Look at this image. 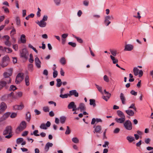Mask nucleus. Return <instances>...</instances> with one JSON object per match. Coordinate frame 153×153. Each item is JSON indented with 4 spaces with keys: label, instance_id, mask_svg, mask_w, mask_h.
<instances>
[{
    "label": "nucleus",
    "instance_id": "48",
    "mask_svg": "<svg viewBox=\"0 0 153 153\" xmlns=\"http://www.w3.org/2000/svg\"><path fill=\"white\" fill-rule=\"evenodd\" d=\"M43 111L45 112H48L49 111V108L48 106H45L43 107Z\"/></svg>",
    "mask_w": 153,
    "mask_h": 153
},
{
    "label": "nucleus",
    "instance_id": "21",
    "mask_svg": "<svg viewBox=\"0 0 153 153\" xmlns=\"http://www.w3.org/2000/svg\"><path fill=\"white\" fill-rule=\"evenodd\" d=\"M90 105H92L93 107H95L96 106V104L95 103V100L94 99H91L89 100Z\"/></svg>",
    "mask_w": 153,
    "mask_h": 153
},
{
    "label": "nucleus",
    "instance_id": "38",
    "mask_svg": "<svg viewBox=\"0 0 153 153\" xmlns=\"http://www.w3.org/2000/svg\"><path fill=\"white\" fill-rule=\"evenodd\" d=\"M96 87L97 88L98 91L101 93H102V87H100L98 85H97L96 84H95Z\"/></svg>",
    "mask_w": 153,
    "mask_h": 153
},
{
    "label": "nucleus",
    "instance_id": "22",
    "mask_svg": "<svg viewBox=\"0 0 153 153\" xmlns=\"http://www.w3.org/2000/svg\"><path fill=\"white\" fill-rule=\"evenodd\" d=\"M25 82L26 85L28 86L30 85L29 82V78L28 75H26L25 76Z\"/></svg>",
    "mask_w": 153,
    "mask_h": 153
},
{
    "label": "nucleus",
    "instance_id": "6",
    "mask_svg": "<svg viewBox=\"0 0 153 153\" xmlns=\"http://www.w3.org/2000/svg\"><path fill=\"white\" fill-rule=\"evenodd\" d=\"M7 108L6 104L4 102H2L0 105V114H1Z\"/></svg>",
    "mask_w": 153,
    "mask_h": 153
},
{
    "label": "nucleus",
    "instance_id": "35",
    "mask_svg": "<svg viewBox=\"0 0 153 153\" xmlns=\"http://www.w3.org/2000/svg\"><path fill=\"white\" fill-rule=\"evenodd\" d=\"M24 139L22 138H18L16 140V143L17 144H19L23 142Z\"/></svg>",
    "mask_w": 153,
    "mask_h": 153
},
{
    "label": "nucleus",
    "instance_id": "32",
    "mask_svg": "<svg viewBox=\"0 0 153 153\" xmlns=\"http://www.w3.org/2000/svg\"><path fill=\"white\" fill-rule=\"evenodd\" d=\"M139 70L136 67H134L133 69V72L134 75L135 76H137L138 74V72Z\"/></svg>",
    "mask_w": 153,
    "mask_h": 153
},
{
    "label": "nucleus",
    "instance_id": "60",
    "mask_svg": "<svg viewBox=\"0 0 153 153\" xmlns=\"http://www.w3.org/2000/svg\"><path fill=\"white\" fill-rule=\"evenodd\" d=\"M39 132V131L38 130H35L33 132V134L34 135L36 136H39V134H37V133Z\"/></svg>",
    "mask_w": 153,
    "mask_h": 153
},
{
    "label": "nucleus",
    "instance_id": "7",
    "mask_svg": "<svg viewBox=\"0 0 153 153\" xmlns=\"http://www.w3.org/2000/svg\"><path fill=\"white\" fill-rule=\"evenodd\" d=\"M3 39L4 41V43L5 45L7 46H9L10 44L9 40L10 37L8 36H4L3 37Z\"/></svg>",
    "mask_w": 153,
    "mask_h": 153
},
{
    "label": "nucleus",
    "instance_id": "25",
    "mask_svg": "<svg viewBox=\"0 0 153 153\" xmlns=\"http://www.w3.org/2000/svg\"><path fill=\"white\" fill-rule=\"evenodd\" d=\"M26 119L27 122H29L31 119V116L30 113L28 112L26 114Z\"/></svg>",
    "mask_w": 153,
    "mask_h": 153
},
{
    "label": "nucleus",
    "instance_id": "33",
    "mask_svg": "<svg viewBox=\"0 0 153 153\" xmlns=\"http://www.w3.org/2000/svg\"><path fill=\"white\" fill-rule=\"evenodd\" d=\"M8 62L2 61V63H1V66L3 68L6 67L8 65Z\"/></svg>",
    "mask_w": 153,
    "mask_h": 153
},
{
    "label": "nucleus",
    "instance_id": "53",
    "mask_svg": "<svg viewBox=\"0 0 153 153\" xmlns=\"http://www.w3.org/2000/svg\"><path fill=\"white\" fill-rule=\"evenodd\" d=\"M1 80L3 81H4L7 83H9L10 82V79L4 77Z\"/></svg>",
    "mask_w": 153,
    "mask_h": 153
},
{
    "label": "nucleus",
    "instance_id": "26",
    "mask_svg": "<svg viewBox=\"0 0 153 153\" xmlns=\"http://www.w3.org/2000/svg\"><path fill=\"white\" fill-rule=\"evenodd\" d=\"M11 29L10 34H15L16 33V30L14 27L13 26L10 27V30Z\"/></svg>",
    "mask_w": 153,
    "mask_h": 153
},
{
    "label": "nucleus",
    "instance_id": "43",
    "mask_svg": "<svg viewBox=\"0 0 153 153\" xmlns=\"http://www.w3.org/2000/svg\"><path fill=\"white\" fill-rule=\"evenodd\" d=\"M34 14L31 13L30 14L26 16L25 18V19L27 20H28L30 18H33L34 17Z\"/></svg>",
    "mask_w": 153,
    "mask_h": 153
},
{
    "label": "nucleus",
    "instance_id": "30",
    "mask_svg": "<svg viewBox=\"0 0 153 153\" xmlns=\"http://www.w3.org/2000/svg\"><path fill=\"white\" fill-rule=\"evenodd\" d=\"M60 63L62 65H64L66 63V61L65 57H63L61 58L60 60Z\"/></svg>",
    "mask_w": 153,
    "mask_h": 153
},
{
    "label": "nucleus",
    "instance_id": "37",
    "mask_svg": "<svg viewBox=\"0 0 153 153\" xmlns=\"http://www.w3.org/2000/svg\"><path fill=\"white\" fill-rule=\"evenodd\" d=\"M40 128L43 129H47V128L46 127L45 124L44 123H42L41 124L40 126Z\"/></svg>",
    "mask_w": 153,
    "mask_h": 153
},
{
    "label": "nucleus",
    "instance_id": "9",
    "mask_svg": "<svg viewBox=\"0 0 153 153\" xmlns=\"http://www.w3.org/2000/svg\"><path fill=\"white\" fill-rule=\"evenodd\" d=\"M93 128H95L94 130V133L95 132L99 133H100L101 131L102 130V127L100 126L97 125L96 126H94Z\"/></svg>",
    "mask_w": 153,
    "mask_h": 153
},
{
    "label": "nucleus",
    "instance_id": "14",
    "mask_svg": "<svg viewBox=\"0 0 153 153\" xmlns=\"http://www.w3.org/2000/svg\"><path fill=\"white\" fill-rule=\"evenodd\" d=\"M36 23L41 27H44L46 26V23L43 21V20H41L39 22L38 21V22Z\"/></svg>",
    "mask_w": 153,
    "mask_h": 153
},
{
    "label": "nucleus",
    "instance_id": "50",
    "mask_svg": "<svg viewBox=\"0 0 153 153\" xmlns=\"http://www.w3.org/2000/svg\"><path fill=\"white\" fill-rule=\"evenodd\" d=\"M33 65L32 64H30L28 66V69L29 70L32 71L33 70Z\"/></svg>",
    "mask_w": 153,
    "mask_h": 153
},
{
    "label": "nucleus",
    "instance_id": "23",
    "mask_svg": "<svg viewBox=\"0 0 153 153\" xmlns=\"http://www.w3.org/2000/svg\"><path fill=\"white\" fill-rule=\"evenodd\" d=\"M126 139L130 143L135 140L134 137L131 136H128L126 137Z\"/></svg>",
    "mask_w": 153,
    "mask_h": 153
},
{
    "label": "nucleus",
    "instance_id": "40",
    "mask_svg": "<svg viewBox=\"0 0 153 153\" xmlns=\"http://www.w3.org/2000/svg\"><path fill=\"white\" fill-rule=\"evenodd\" d=\"M71 132V130L70 129L69 127L68 126H67V129L65 132V134H69Z\"/></svg>",
    "mask_w": 153,
    "mask_h": 153
},
{
    "label": "nucleus",
    "instance_id": "52",
    "mask_svg": "<svg viewBox=\"0 0 153 153\" xmlns=\"http://www.w3.org/2000/svg\"><path fill=\"white\" fill-rule=\"evenodd\" d=\"M17 89V88L16 87V86L14 85H10V91L14 90Z\"/></svg>",
    "mask_w": 153,
    "mask_h": 153
},
{
    "label": "nucleus",
    "instance_id": "64",
    "mask_svg": "<svg viewBox=\"0 0 153 153\" xmlns=\"http://www.w3.org/2000/svg\"><path fill=\"white\" fill-rule=\"evenodd\" d=\"M83 4L85 6H88L89 4V2L86 0H85L83 1Z\"/></svg>",
    "mask_w": 153,
    "mask_h": 153
},
{
    "label": "nucleus",
    "instance_id": "36",
    "mask_svg": "<svg viewBox=\"0 0 153 153\" xmlns=\"http://www.w3.org/2000/svg\"><path fill=\"white\" fill-rule=\"evenodd\" d=\"M69 94H61L59 97L62 98L64 99L65 98H67L69 96Z\"/></svg>",
    "mask_w": 153,
    "mask_h": 153
},
{
    "label": "nucleus",
    "instance_id": "13",
    "mask_svg": "<svg viewBox=\"0 0 153 153\" xmlns=\"http://www.w3.org/2000/svg\"><path fill=\"white\" fill-rule=\"evenodd\" d=\"M133 48V46L130 44H127L125 45L124 49L125 51H131Z\"/></svg>",
    "mask_w": 153,
    "mask_h": 153
},
{
    "label": "nucleus",
    "instance_id": "45",
    "mask_svg": "<svg viewBox=\"0 0 153 153\" xmlns=\"http://www.w3.org/2000/svg\"><path fill=\"white\" fill-rule=\"evenodd\" d=\"M16 24L17 25H20V20L18 17H17L16 18Z\"/></svg>",
    "mask_w": 153,
    "mask_h": 153
},
{
    "label": "nucleus",
    "instance_id": "28",
    "mask_svg": "<svg viewBox=\"0 0 153 153\" xmlns=\"http://www.w3.org/2000/svg\"><path fill=\"white\" fill-rule=\"evenodd\" d=\"M56 80L57 81L56 86L58 87H60L62 84L61 79H57Z\"/></svg>",
    "mask_w": 153,
    "mask_h": 153
},
{
    "label": "nucleus",
    "instance_id": "3",
    "mask_svg": "<svg viewBox=\"0 0 153 153\" xmlns=\"http://www.w3.org/2000/svg\"><path fill=\"white\" fill-rule=\"evenodd\" d=\"M20 57L24 58L25 59H27L28 56V51L26 48H23L20 52Z\"/></svg>",
    "mask_w": 153,
    "mask_h": 153
},
{
    "label": "nucleus",
    "instance_id": "59",
    "mask_svg": "<svg viewBox=\"0 0 153 153\" xmlns=\"http://www.w3.org/2000/svg\"><path fill=\"white\" fill-rule=\"evenodd\" d=\"M58 75V72L57 71H53V77L54 78H55Z\"/></svg>",
    "mask_w": 153,
    "mask_h": 153
},
{
    "label": "nucleus",
    "instance_id": "63",
    "mask_svg": "<svg viewBox=\"0 0 153 153\" xmlns=\"http://www.w3.org/2000/svg\"><path fill=\"white\" fill-rule=\"evenodd\" d=\"M139 72L138 73V74H139V77H141L143 74V72L142 70H139Z\"/></svg>",
    "mask_w": 153,
    "mask_h": 153
},
{
    "label": "nucleus",
    "instance_id": "56",
    "mask_svg": "<svg viewBox=\"0 0 153 153\" xmlns=\"http://www.w3.org/2000/svg\"><path fill=\"white\" fill-rule=\"evenodd\" d=\"M129 108H133L136 111V108L135 106V104L132 103L131 104L130 106L129 107Z\"/></svg>",
    "mask_w": 153,
    "mask_h": 153
},
{
    "label": "nucleus",
    "instance_id": "24",
    "mask_svg": "<svg viewBox=\"0 0 153 153\" xmlns=\"http://www.w3.org/2000/svg\"><path fill=\"white\" fill-rule=\"evenodd\" d=\"M75 105V103L74 102H70L68 106V108L69 109H71L73 108Z\"/></svg>",
    "mask_w": 153,
    "mask_h": 153
},
{
    "label": "nucleus",
    "instance_id": "27",
    "mask_svg": "<svg viewBox=\"0 0 153 153\" xmlns=\"http://www.w3.org/2000/svg\"><path fill=\"white\" fill-rule=\"evenodd\" d=\"M117 114L118 116L120 117H125V116L123 113L121 111L118 110L117 111Z\"/></svg>",
    "mask_w": 153,
    "mask_h": 153
},
{
    "label": "nucleus",
    "instance_id": "31",
    "mask_svg": "<svg viewBox=\"0 0 153 153\" xmlns=\"http://www.w3.org/2000/svg\"><path fill=\"white\" fill-rule=\"evenodd\" d=\"M66 120V118L64 116H62L60 118V122L62 124L65 123Z\"/></svg>",
    "mask_w": 153,
    "mask_h": 153
},
{
    "label": "nucleus",
    "instance_id": "18",
    "mask_svg": "<svg viewBox=\"0 0 153 153\" xmlns=\"http://www.w3.org/2000/svg\"><path fill=\"white\" fill-rule=\"evenodd\" d=\"M9 132L10 126H8L6 127L5 129L3 131V134L5 135L8 134L10 133Z\"/></svg>",
    "mask_w": 153,
    "mask_h": 153
},
{
    "label": "nucleus",
    "instance_id": "55",
    "mask_svg": "<svg viewBox=\"0 0 153 153\" xmlns=\"http://www.w3.org/2000/svg\"><path fill=\"white\" fill-rule=\"evenodd\" d=\"M105 18H106L108 20H111L114 19V17L112 16H105Z\"/></svg>",
    "mask_w": 153,
    "mask_h": 153
},
{
    "label": "nucleus",
    "instance_id": "29",
    "mask_svg": "<svg viewBox=\"0 0 153 153\" xmlns=\"http://www.w3.org/2000/svg\"><path fill=\"white\" fill-rule=\"evenodd\" d=\"M110 57L113 61V64H115L116 63L118 62V60L117 59H116L114 56L112 55H111Z\"/></svg>",
    "mask_w": 153,
    "mask_h": 153
},
{
    "label": "nucleus",
    "instance_id": "5",
    "mask_svg": "<svg viewBox=\"0 0 153 153\" xmlns=\"http://www.w3.org/2000/svg\"><path fill=\"white\" fill-rule=\"evenodd\" d=\"M26 41L25 35L24 34H22L21 36L20 39L18 40V42L19 43L25 44L26 43Z\"/></svg>",
    "mask_w": 153,
    "mask_h": 153
},
{
    "label": "nucleus",
    "instance_id": "20",
    "mask_svg": "<svg viewBox=\"0 0 153 153\" xmlns=\"http://www.w3.org/2000/svg\"><path fill=\"white\" fill-rule=\"evenodd\" d=\"M79 108L80 109L81 111H85V107L83 103H81L79 105Z\"/></svg>",
    "mask_w": 153,
    "mask_h": 153
},
{
    "label": "nucleus",
    "instance_id": "44",
    "mask_svg": "<svg viewBox=\"0 0 153 153\" xmlns=\"http://www.w3.org/2000/svg\"><path fill=\"white\" fill-rule=\"evenodd\" d=\"M72 141L75 143H78L79 142V140L77 137H73L72 139Z\"/></svg>",
    "mask_w": 153,
    "mask_h": 153
},
{
    "label": "nucleus",
    "instance_id": "11",
    "mask_svg": "<svg viewBox=\"0 0 153 153\" xmlns=\"http://www.w3.org/2000/svg\"><path fill=\"white\" fill-rule=\"evenodd\" d=\"M35 62L37 67L39 68H40L41 62L38 57H37L35 58Z\"/></svg>",
    "mask_w": 153,
    "mask_h": 153
},
{
    "label": "nucleus",
    "instance_id": "4",
    "mask_svg": "<svg viewBox=\"0 0 153 153\" xmlns=\"http://www.w3.org/2000/svg\"><path fill=\"white\" fill-rule=\"evenodd\" d=\"M124 127L127 130H130L132 129V123L129 120H126L124 123Z\"/></svg>",
    "mask_w": 153,
    "mask_h": 153
},
{
    "label": "nucleus",
    "instance_id": "51",
    "mask_svg": "<svg viewBox=\"0 0 153 153\" xmlns=\"http://www.w3.org/2000/svg\"><path fill=\"white\" fill-rule=\"evenodd\" d=\"M17 116V113L15 112H12L10 115V117L12 118H14Z\"/></svg>",
    "mask_w": 153,
    "mask_h": 153
},
{
    "label": "nucleus",
    "instance_id": "42",
    "mask_svg": "<svg viewBox=\"0 0 153 153\" xmlns=\"http://www.w3.org/2000/svg\"><path fill=\"white\" fill-rule=\"evenodd\" d=\"M30 58L29 59V61L30 62L32 63L34 61L33 56L32 54L31 53L30 55Z\"/></svg>",
    "mask_w": 153,
    "mask_h": 153
},
{
    "label": "nucleus",
    "instance_id": "41",
    "mask_svg": "<svg viewBox=\"0 0 153 153\" xmlns=\"http://www.w3.org/2000/svg\"><path fill=\"white\" fill-rule=\"evenodd\" d=\"M9 58L8 56H4L3 57L2 61L9 62Z\"/></svg>",
    "mask_w": 153,
    "mask_h": 153
},
{
    "label": "nucleus",
    "instance_id": "39",
    "mask_svg": "<svg viewBox=\"0 0 153 153\" xmlns=\"http://www.w3.org/2000/svg\"><path fill=\"white\" fill-rule=\"evenodd\" d=\"M104 23L106 26H108L111 23V22L109 20L105 18Z\"/></svg>",
    "mask_w": 153,
    "mask_h": 153
},
{
    "label": "nucleus",
    "instance_id": "47",
    "mask_svg": "<svg viewBox=\"0 0 153 153\" xmlns=\"http://www.w3.org/2000/svg\"><path fill=\"white\" fill-rule=\"evenodd\" d=\"M7 83L6 82L4 81H3L1 80L0 81V84L3 87L5 86L6 85Z\"/></svg>",
    "mask_w": 153,
    "mask_h": 153
},
{
    "label": "nucleus",
    "instance_id": "62",
    "mask_svg": "<svg viewBox=\"0 0 153 153\" xmlns=\"http://www.w3.org/2000/svg\"><path fill=\"white\" fill-rule=\"evenodd\" d=\"M130 93L132 95L134 96H136L137 95V92L135 91L134 90H131L130 92Z\"/></svg>",
    "mask_w": 153,
    "mask_h": 153
},
{
    "label": "nucleus",
    "instance_id": "15",
    "mask_svg": "<svg viewBox=\"0 0 153 153\" xmlns=\"http://www.w3.org/2000/svg\"><path fill=\"white\" fill-rule=\"evenodd\" d=\"M10 116V112H7L5 113L3 116L2 117L0 118V122L2 121L3 120H4L6 119V118H8L9 116Z\"/></svg>",
    "mask_w": 153,
    "mask_h": 153
},
{
    "label": "nucleus",
    "instance_id": "46",
    "mask_svg": "<svg viewBox=\"0 0 153 153\" xmlns=\"http://www.w3.org/2000/svg\"><path fill=\"white\" fill-rule=\"evenodd\" d=\"M24 105L22 103H21V104L20 105H18L17 110H22L24 108Z\"/></svg>",
    "mask_w": 153,
    "mask_h": 153
},
{
    "label": "nucleus",
    "instance_id": "16",
    "mask_svg": "<svg viewBox=\"0 0 153 153\" xmlns=\"http://www.w3.org/2000/svg\"><path fill=\"white\" fill-rule=\"evenodd\" d=\"M53 145V144L49 142L47 143L45 146V149L46 151H48L49 149V147L52 146Z\"/></svg>",
    "mask_w": 153,
    "mask_h": 153
},
{
    "label": "nucleus",
    "instance_id": "49",
    "mask_svg": "<svg viewBox=\"0 0 153 153\" xmlns=\"http://www.w3.org/2000/svg\"><path fill=\"white\" fill-rule=\"evenodd\" d=\"M68 44L71 46L73 47H75L76 46V44L75 42H69L68 43Z\"/></svg>",
    "mask_w": 153,
    "mask_h": 153
},
{
    "label": "nucleus",
    "instance_id": "54",
    "mask_svg": "<svg viewBox=\"0 0 153 153\" xmlns=\"http://www.w3.org/2000/svg\"><path fill=\"white\" fill-rule=\"evenodd\" d=\"M103 79L104 81L105 82H109V79L107 75H104L103 77Z\"/></svg>",
    "mask_w": 153,
    "mask_h": 153
},
{
    "label": "nucleus",
    "instance_id": "57",
    "mask_svg": "<svg viewBox=\"0 0 153 153\" xmlns=\"http://www.w3.org/2000/svg\"><path fill=\"white\" fill-rule=\"evenodd\" d=\"M76 39L77 42L79 43H82L83 42V40L81 38H79V37H76Z\"/></svg>",
    "mask_w": 153,
    "mask_h": 153
},
{
    "label": "nucleus",
    "instance_id": "10",
    "mask_svg": "<svg viewBox=\"0 0 153 153\" xmlns=\"http://www.w3.org/2000/svg\"><path fill=\"white\" fill-rule=\"evenodd\" d=\"M0 51L3 53H9L10 52V48L0 46Z\"/></svg>",
    "mask_w": 153,
    "mask_h": 153
},
{
    "label": "nucleus",
    "instance_id": "1",
    "mask_svg": "<svg viewBox=\"0 0 153 153\" xmlns=\"http://www.w3.org/2000/svg\"><path fill=\"white\" fill-rule=\"evenodd\" d=\"M26 127V123L23 121L20 123V126H19L16 128V133H19L20 131H21L25 129Z\"/></svg>",
    "mask_w": 153,
    "mask_h": 153
},
{
    "label": "nucleus",
    "instance_id": "2",
    "mask_svg": "<svg viewBox=\"0 0 153 153\" xmlns=\"http://www.w3.org/2000/svg\"><path fill=\"white\" fill-rule=\"evenodd\" d=\"M24 79V74L22 73H18L17 75L15 82L17 84H19Z\"/></svg>",
    "mask_w": 153,
    "mask_h": 153
},
{
    "label": "nucleus",
    "instance_id": "58",
    "mask_svg": "<svg viewBox=\"0 0 153 153\" xmlns=\"http://www.w3.org/2000/svg\"><path fill=\"white\" fill-rule=\"evenodd\" d=\"M120 131V129L119 128H116L114 130L113 133L114 134L118 133Z\"/></svg>",
    "mask_w": 153,
    "mask_h": 153
},
{
    "label": "nucleus",
    "instance_id": "17",
    "mask_svg": "<svg viewBox=\"0 0 153 153\" xmlns=\"http://www.w3.org/2000/svg\"><path fill=\"white\" fill-rule=\"evenodd\" d=\"M120 100H121L122 101V104H125V101L126 99H125V98L124 95L122 93H121V94H120Z\"/></svg>",
    "mask_w": 153,
    "mask_h": 153
},
{
    "label": "nucleus",
    "instance_id": "34",
    "mask_svg": "<svg viewBox=\"0 0 153 153\" xmlns=\"http://www.w3.org/2000/svg\"><path fill=\"white\" fill-rule=\"evenodd\" d=\"M4 77L10 79V74L7 72H5L3 74Z\"/></svg>",
    "mask_w": 153,
    "mask_h": 153
},
{
    "label": "nucleus",
    "instance_id": "61",
    "mask_svg": "<svg viewBox=\"0 0 153 153\" xmlns=\"http://www.w3.org/2000/svg\"><path fill=\"white\" fill-rule=\"evenodd\" d=\"M2 8L4 9V11L6 13H8L9 12V9L7 7L3 6Z\"/></svg>",
    "mask_w": 153,
    "mask_h": 153
},
{
    "label": "nucleus",
    "instance_id": "19",
    "mask_svg": "<svg viewBox=\"0 0 153 153\" xmlns=\"http://www.w3.org/2000/svg\"><path fill=\"white\" fill-rule=\"evenodd\" d=\"M126 113L130 116H133L134 115V111L131 110H128L126 111Z\"/></svg>",
    "mask_w": 153,
    "mask_h": 153
},
{
    "label": "nucleus",
    "instance_id": "12",
    "mask_svg": "<svg viewBox=\"0 0 153 153\" xmlns=\"http://www.w3.org/2000/svg\"><path fill=\"white\" fill-rule=\"evenodd\" d=\"M115 121L118 123H123L125 120V117H121V118H118L116 117L115 118Z\"/></svg>",
    "mask_w": 153,
    "mask_h": 153
},
{
    "label": "nucleus",
    "instance_id": "8",
    "mask_svg": "<svg viewBox=\"0 0 153 153\" xmlns=\"http://www.w3.org/2000/svg\"><path fill=\"white\" fill-rule=\"evenodd\" d=\"M69 96L74 95L76 97H77L79 96V94L75 90L70 91L69 92Z\"/></svg>",
    "mask_w": 153,
    "mask_h": 153
}]
</instances>
